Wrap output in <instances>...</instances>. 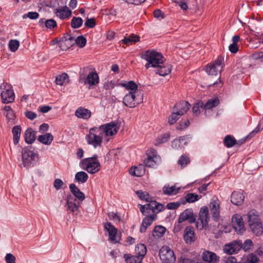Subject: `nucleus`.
<instances>
[{"instance_id":"obj_30","label":"nucleus","mask_w":263,"mask_h":263,"mask_svg":"<svg viewBox=\"0 0 263 263\" xmlns=\"http://www.w3.org/2000/svg\"><path fill=\"white\" fill-rule=\"evenodd\" d=\"M121 85L122 87H125L127 90H129V92H132V93L135 94L138 93V91H137V85L133 81H130L127 82H122L121 83Z\"/></svg>"},{"instance_id":"obj_28","label":"nucleus","mask_w":263,"mask_h":263,"mask_svg":"<svg viewBox=\"0 0 263 263\" xmlns=\"http://www.w3.org/2000/svg\"><path fill=\"white\" fill-rule=\"evenodd\" d=\"M156 68H157L155 70L156 73L163 77L167 75L171 71V66L169 64L160 65V66Z\"/></svg>"},{"instance_id":"obj_8","label":"nucleus","mask_w":263,"mask_h":263,"mask_svg":"<svg viewBox=\"0 0 263 263\" xmlns=\"http://www.w3.org/2000/svg\"><path fill=\"white\" fill-rule=\"evenodd\" d=\"M159 256L163 263H175L176 256L174 252L168 246H163L160 249Z\"/></svg>"},{"instance_id":"obj_53","label":"nucleus","mask_w":263,"mask_h":263,"mask_svg":"<svg viewBox=\"0 0 263 263\" xmlns=\"http://www.w3.org/2000/svg\"><path fill=\"white\" fill-rule=\"evenodd\" d=\"M190 162V159L186 156L182 155L180 157L178 161V163L180 165L181 167H185Z\"/></svg>"},{"instance_id":"obj_38","label":"nucleus","mask_w":263,"mask_h":263,"mask_svg":"<svg viewBox=\"0 0 263 263\" xmlns=\"http://www.w3.org/2000/svg\"><path fill=\"white\" fill-rule=\"evenodd\" d=\"M124 258H125L126 263H141L142 257H139L138 255H130L129 254H124Z\"/></svg>"},{"instance_id":"obj_31","label":"nucleus","mask_w":263,"mask_h":263,"mask_svg":"<svg viewBox=\"0 0 263 263\" xmlns=\"http://www.w3.org/2000/svg\"><path fill=\"white\" fill-rule=\"evenodd\" d=\"M37 140L40 143L49 145L52 143L53 137L51 134L46 133V134L39 136Z\"/></svg>"},{"instance_id":"obj_47","label":"nucleus","mask_w":263,"mask_h":263,"mask_svg":"<svg viewBox=\"0 0 263 263\" xmlns=\"http://www.w3.org/2000/svg\"><path fill=\"white\" fill-rule=\"evenodd\" d=\"M201 196H199L195 193H188L185 196L186 202L193 203L198 201Z\"/></svg>"},{"instance_id":"obj_26","label":"nucleus","mask_w":263,"mask_h":263,"mask_svg":"<svg viewBox=\"0 0 263 263\" xmlns=\"http://www.w3.org/2000/svg\"><path fill=\"white\" fill-rule=\"evenodd\" d=\"M155 215L153 214L146 216L143 219L140 227V232L144 233L146 231L147 228L152 223L155 219Z\"/></svg>"},{"instance_id":"obj_55","label":"nucleus","mask_w":263,"mask_h":263,"mask_svg":"<svg viewBox=\"0 0 263 263\" xmlns=\"http://www.w3.org/2000/svg\"><path fill=\"white\" fill-rule=\"evenodd\" d=\"M181 116L174 110L171 115L168 118V123L172 125L175 123Z\"/></svg>"},{"instance_id":"obj_50","label":"nucleus","mask_w":263,"mask_h":263,"mask_svg":"<svg viewBox=\"0 0 263 263\" xmlns=\"http://www.w3.org/2000/svg\"><path fill=\"white\" fill-rule=\"evenodd\" d=\"M8 46L12 52H15L20 46V42L17 40H11L9 42Z\"/></svg>"},{"instance_id":"obj_19","label":"nucleus","mask_w":263,"mask_h":263,"mask_svg":"<svg viewBox=\"0 0 263 263\" xmlns=\"http://www.w3.org/2000/svg\"><path fill=\"white\" fill-rule=\"evenodd\" d=\"M202 258L203 260L209 263H217L219 259V257L216 253L209 251H205L202 253Z\"/></svg>"},{"instance_id":"obj_2","label":"nucleus","mask_w":263,"mask_h":263,"mask_svg":"<svg viewBox=\"0 0 263 263\" xmlns=\"http://www.w3.org/2000/svg\"><path fill=\"white\" fill-rule=\"evenodd\" d=\"M103 137L99 126L93 127L89 129L88 134L85 137V139L89 145H92L94 148H97L101 147Z\"/></svg>"},{"instance_id":"obj_20","label":"nucleus","mask_w":263,"mask_h":263,"mask_svg":"<svg viewBox=\"0 0 263 263\" xmlns=\"http://www.w3.org/2000/svg\"><path fill=\"white\" fill-rule=\"evenodd\" d=\"M76 199L72 195H68L67 196L66 204L67 211L71 213L78 212L79 206L76 203Z\"/></svg>"},{"instance_id":"obj_14","label":"nucleus","mask_w":263,"mask_h":263,"mask_svg":"<svg viewBox=\"0 0 263 263\" xmlns=\"http://www.w3.org/2000/svg\"><path fill=\"white\" fill-rule=\"evenodd\" d=\"M105 229L108 232L109 239L113 243H117L119 240L117 238L118 230L110 222H107L104 224Z\"/></svg>"},{"instance_id":"obj_7","label":"nucleus","mask_w":263,"mask_h":263,"mask_svg":"<svg viewBox=\"0 0 263 263\" xmlns=\"http://www.w3.org/2000/svg\"><path fill=\"white\" fill-rule=\"evenodd\" d=\"M0 89L2 90L1 98L3 103L7 104L14 101V94L10 85L3 83L0 86Z\"/></svg>"},{"instance_id":"obj_45","label":"nucleus","mask_w":263,"mask_h":263,"mask_svg":"<svg viewBox=\"0 0 263 263\" xmlns=\"http://www.w3.org/2000/svg\"><path fill=\"white\" fill-rule=\"evenodd\" d=\"M136 194L141 200H145L146 202H148L149 203L154 202L153 201L152 197H151L149 194L146 192L138 191L136 192Z\"/></svg>"},{"instance_id":"obj_25","label":"nucleus","mask_w":263,"mask_h":263,"mask_svg":"<svg viewBox=\"0 0 263 263\" xmlns=\"http://www.w3.org/2000/svg\"><path fill=\"white\" fill-rule=\"evenodd\" d=\"M247 217L249 226L261 222L258 212L255 210L249 211L247 214Z\"/></svg>"},{"instance_id":"obj_10","label":"nucleus","mask_w":263,"mask_h":263,"mask_svg":"<svg viewBox=\"0 0 263 263\" xmlns=\"http://www.w3.org/2000/svg\"><path fill=\"white\" fill-rule=\"evenodd\" d=\"M147 158L144 160L145 166L150 167H155L161 163V159L157 154V152L155 149H149L147 153Z\"/></svg>"},{"instance_id":"obj_57","label":"nucleus","mask_w":263,"mask_h":263,"mask_svg":"<svg viewBox=\"0 0 263 263\" xmlns=\"http://www.w3.org/2000/svg\"><path fill=\"white\" fill-rule=\"evenodd\" d=\"M45 26L48 29H53L57 26V22L53 19L47 20L45 21Z\"/></svg>"},{"instance_id":"obj_29","label":"nucleus","mask_w":263,"mask_h":263,"mask_svg":"<svg viewBox=\"0 0 263 263\" xmlns=\"http://www.w3.org/2000/svg\"><path fill=\"white\" fill-rule=\"evenodd\" d=\"M187 144L185 136L181 137L179 139H175L172 143V146L173 148L178 149L183 148L184 145Z\"/></svg>"},{"instance_id":"obj_12","label":"nucleus","mask_w":263,"mask_h":263,"mask_svg":"<svg viewBox=\"0 0 263 263\" xmlns=\"http://www.w3.org/2000/svg\"><path fill=\"white\" fill-rule=\"evenodd\" d=\"M233 227L237 233L242 234L246 230L242 216L238 214H234L232 218Z\"/></svg>"},{"instance_id":"obj_1","label":"nucleus","mask_w":263,"mask_h":263,"mask_svg":"<svg viewBox=\"0 0 263 263\" xmlns=\"http://www.w3.org/2000/svg\"><path fill=\"white\" fill-rule=\"evenodd\" d=\"M98 158V155L95 154L91 157L82 159L80 162L81 167L89 174L97 173L101 168V164Z\"/></svg>"},{"instance_id":"obj_24","label":"nucleus","mask_w":263,"mask_h":263,"mask_svg":"<svg viewBox=\"0 0 263 263\" xmlns=\"http://www.w3.org/2000/svg\"><path fill=\"white\" fill-rule=\"evenodd\" d=\"M69 189L73 195L77 198L80 201H82L84 200L85 197L83 192L76 185V184L72 183L69 185Z\"/></svg>"},{"instance_id":"obj_48","label":"nucleus","mask_w":263,"mask_h":263,"mask_svg":"<svg viewBox=\"0 0 263 263\" xmlns=\"http://www.w3.org/2000/svg\"><path fill=\"white\" fill-rule=\"evenodd\" d=\"M83 24V20L80 17H73L71 22V25L73 28L80 27Z\"/></svg>"},{"instance_id":"obj_60","label":"nucleus","mask_w":263,"mask_h":263,"mask_svg":"<svg viewBox=\"0 0 263 263\" xmlns=\"http://www.w3.org/2000/svg\"><path fill=\"white\" fill-rule=\"evenodd\" d=\"M6 263H15V257L11 253H8L5 256Z\"/></svg>"},{"instance_id":"obj_9","label":"nucleus","mask_w":263,"mask_h":263,"mask_svg":"<svg viewBox=\"0 0 263 263\" xmlns=\"http://www.w3.org/2000/svg\"><path fill=\"white\" fill-rule=\"evenodd\" d=\"M142 100V95L128 92L124 97L123 103L126 106L133 108L141 103Z\"/></svg>"},{"instance_id":"obj_64","label":"nucleus","mask_w":263,"mask_h":263,"mask_svg":"<svg viewBox=\"0 0 263 263\" xmlns=\"http://www.w3.org/2000/svg\"><path fill=\"white\" fill-rule=\"evenodd\" d=\"M63 184L64 183L63 181L60 179H56L53 183L54 187L57 190L61 189Z\"/></svg>"},{"instance_id":"obj_39","label":"nucleus","mask_w":263,"mask_h":263,"mask_svg":"<svg viewBox=\"0 0 263 263\" xmlns=\"http://www.w3.org/2000/svg\"><path fill=\"white\" fill-rule=\"evenodd\" d=\"M166 231L165 227L161 226H156L153 231V236L155 238H159L162 237Z\"/></svg>"},{"instance_id":"obj_41","label":"nucleus","mask_w":263,"mask_h":263,"mask_svg":"<svg viewBox=\"0 0 263 263\" xmlns=\"http://www.w3.org/2000/svg\"><path fill=\"white\" fill-rule=\"evenodd\" d=\"M88 176L83 171L79 172L75 175V180L79 183H84L87 181Z\"/></svg>"},{"instance_id":"obj_42","label":"nucleus","mask_w":263,"mask_h":263,"mask_svg":"<svg viewBox=\"0 0 263 263\" xmlns=\"http://www.w3.org/2000/svg\"><path fill=\"white\" fill-rule=\"evenodd\" d=\"M68 82V76L66 73L58 75L55 78V83L57 85H63Z\"/></svg>"},{"instance_id":"obj_32","label":"nucleus","mask_w":263,"mask_h":263,"mask_svg":"<svg viewBox=\"0 0 263 263\" xmlns=\"http://www.w3.org/2000/svg\"><path fill=\"white\" fill-rule=\"evenodd\" d=\"M74 37L69 36L60 42V47L63 50H66L74 45Z\"/></svg>"},{"instance_id":"obj_22","label":"nucleus","mask_w":263,"mask_h":263,"mask_svg":"<svg viewBox=\"0 0 263 263\" xmlns=\"http://www.w3.org/2000/svg\"><path fill=\"white\" fill-rule=\"evenodd\" d=\"M184 240L186 243H191L195 240V233L193 228L187 227L184 231Z\"/></svg>"},{"instance_id":"obj_5","label":"nucleus","mask_w":263,"mask_h":263,"mask_svg":"<svg viewBox=\"0 0 263 263\" xmlns=\"http://www.w3.org/2000/svg\"><path fill=\"white\" fill-rule=\"evenodd\" d=\"M22 164L25 167H32L38 161V155L28 148H24L22 152Z\"/></svg>"},{"instance_id":"obj_61","label":"nucleus","mask_w":263,"mask_h":263,"mask_svg":"<svg viewBox=\"0 0 263 263\" xmlns=\"http://www.w3.org/2000/svg\"><path fill=\"white\" fill-rule=\"evenodd\" d=\"M85 26L89 28H93L96 26L95 20L93 18H87L85 22Z\"/></svg>"},{"instance_id":"obj_62","label":"nucleus","mask_w":263,"mask_h":263,"mask_svg":"<svg viewBox=\"0 0 263 263\" xmlns=\"http://www.w3.org/2000/svg\"><path fill=\"white\" fill-rule=\"evenodd\" d=\"M154 15L155 17L159 20H161L165 17L164 14L160 9L155 10Z\"/></svg>"},{"instance_id":"obj_21","label":"nucleus","mask_w":263,"mask_h":263,"mask_svg":"<svg viewBox=\"0 0 263 263\" xmlns=\"http://www.w3.org/2000/svg\"><path fill=\"white\" fill-rule=\"evenodd\" d=\"M54 12L56 16L61 20L68 18L71 15V10L67 6H64L59 9H54Z\"/></svg>"},{"instance_id":"obj_63","label":"nucleus","mask_w":263,"mask_h":263,"mask_svg":"<svg viewBox=\"0 0 263 263\" xmlns=\"http://www.w3.org/2000/svg\"><path fill=\"white\" fill-rule=\"evenodd\" d=\"M181 203L179 202H170L167 204L166 208L169 210H175L177 209Z\"/></svg>"},{"instance_id":"obj_27","label":"nucleus","mask_w":263,"mask_h":263,"mask_svg":"<svg viewBox=\"0 0 263 263\" xmlns=\"http://www.w3.org/2000/svg\"><path fill=\"white\" fill-rule=\"evenodd\" d=\"M91 111L89 110L81 107L78 108L75 112L76 116L83 119H89L91 116Z\"/></svg>"},{"instance_id":"obj_35","label":"nucleus","mask_w":263,"mask_h":263,"mask_svg":"<svg viewBox=\"0 0 263 263\" xmlns=\"http://www.w3.org/2000/svg\"><path fill=\"white\" fill-rule=\"evenodd\" d=\"M198 219L204 221V222H209L210 216L209 214V209L207 206H203L200 209Z\"/></svg>"},{"instance_id":"obj_17","label":"nucleus","mask_w":263,"mask_h":263,"mask_svg":"<svg viewBox=\"0 0 263 263\" xmlns=\"http://www.w3.org/2000/svg\"><path fill=\"white\" fill-rule=\"evenodd\" d=\"M245 195L241 191H234L231 196L232 203L236 205H241L244 201Z\"/></svg>"},{"instance_id":"obj_13","label":"nucleus","mask_w":263,"mask_h":263,"mask_svg":"<svg viewBox=\"0 0 263 263\" xmlns=\"http://www.w3.org/2000/svg\"><path fill=\"white\" fill-rule=\"evenodd\" d=\"M220 202L218 199H213L209 204V208L212 218L215 221H217L220 216Z\"/></svg>"},{"instance_id":"obj_34","label":"nucleus","mask_w":263,"mask_h":263,"mask_svg":"<svg viewBox=\"0 0 263 263\" xmlns=\"http://www.w3.org/2000/svg\"><path fill=\"white\" fill-rule=\"evenodd\" d=\"M250 229L254 234L256 236H260L263 232L261 222L249 225Z\"/></svg>"},{"instance_id":"obj_43","label":"nucleus","mask_w":263,"mask_h":263,"mask_svg":"<svg viewBox=\"0 0 263 263\" xmlns=\"http://www.w3.org/2000/svg\"><path fill=\"white\" fill-rule=\"evenodd\" d=\"M130 174L134 176L140 177L142 176L145 171L143 170V166L141 165L138 166H136L134 168H132L130 170Z\"/></svg>"},{"instance_id":"obj_49","label":"nucleus","mask_w":263,"mask_h":263,"mask_svg":"<svg viewBox=\"0 0 263 263\" xmlns=\"http://www.w3.org/2000/svg\"><path fill=\"white\" fill-rule=\"evenodd\" d=\"M224 144L228 147H231L236 143V140L230 135L227 136L224 139Z\"/></svg>"},{"instance_id":"obj_16","label":"nucleus","mask_w":263,"mask_h":263,"mask_svg":"<svg viewBox=\"0 0 263 263\" xmlns=\"http://www.w3.org/2000/svg\"><path fill=\"white\" fill-rule=\"evenodd\" d=\"M191 105L187 101H182L176 103L174 110L180 116L186 113L190 108Z\"/></svg>"},{"instance_id":"obj_18","label":"nucleus","mask_w":263,"mask_h":263,"mask_svg":"<svg viewBox=\"0 0 263 263\" xmlns=\"http://www.w3.org/2000/svg\"><path fill=\"white\" fill-rule=\"evenodd\" d=\"M84 84L89 86H95L99 83V77L96 71L90 72L87 77L84 79Z\"/></svg>"},{"instance_id":"obj_44","label":"nucleus","mask_w":263,"mask_h":263,"mask_svg":"<svg viewBox=\"0 0 263 263\" xmlns=\"http://www.w3.org/2000/svg\"><path fill=\"white\" fill-rule=\"evenodd\" d=\"M135 251L139 257H141L143 259L144 256L146 253V246L143 244H138L135 249Z\"/></svg>"},{"instance_id":"obj_15","label":"nucleus","mask_w":263,"mask_h":263,"mask_svg":"<svg viewBox=\"0 0 263 263\" xmlns=\"http://www.w3.org/2000/svg\"><path fill=\"white\" fill-rule=\"evenodd\" d=\"M188 220L190 223L195 222L196 218L194 216L192 209H186L180 215L178 218V222L181 223L184 221Z\"/></svg>"},{"instance_id":"obj_51","label":"nucleus","mask_w":263,"mask_h":263,"mask_svg":"<svg viewBox=\"0 0 263 263\" xmlns=\"http://www.w3.org/2000/svg\"><path fill=\"white\" fill-rule=\"evenodd\" d=\"M74 44H76L79 47H84L86 44V39L83 36H79L77 39L74 38Z\"/></svg>"},{"instance_id":"obj_40","label":"nucleus","mask_w":263,"mask_h":263,"mask_svg":"<svg viewBox=\"0 0 263 263\" xmlns=\"http://www.w3.org/2000/svg\"><path fill=\"white\" fill-rule=\"evenodd\" d=\"M12 132L13 137V142L14 144L16 145L18 143L20 138L21 132V127L18 125L14 126L12 128Z\"/></svg>"},{"instance_id":"obj_58","label":"nucleus","mask_w":263,"mask_h":263,"mask_svg":"<svg viewBox=\"0 0 263 263\" xmlns=\"http://www.w3.org/2000/svg\"><path fill=\"white\" fill-rule=\"evenodd\" d=\"M253 242L251 240V239H247L245 241L243 244L242 245V248L245 251H248L249 250L251 247L253 246Z\"/></svg>"},{"instance_id":"obj_33","label":"nucleus","mask_w":263,"mask_h":263,"mask_svg":"<svg viewBox=\"0 0 263 263\" xmlns=\"http://www.w3.org/2000/svg\"><path fill=\"white\" fill-rule=\"evenodd\" d=\"M179 187H176L175 185L170 186L169 185H164L162 188V191L164 194L171 196L176 195L178 193Z\"/></svg>"},{"instance_id":"obj_3","label":"nucleus","mask_w":263,"mask_h":263,"mask_svg":"<svg viewBox=\"0 0 263 263\" xmlns=\"http://www.w3.org/2000/svg\"><path fill=\"white\" fill-rule=\"evenodd\" d=\"M120 127V124L117 121H111L99 126L106 142L117 134Z\"/></svg>"},{"instance_id":"obj_46","label":"nucleus","mask_w":263,"mask_h":263,"mask_svg":"<svg viewBox=\"0 0 263 263\" xmlns=\"http://www.w3.org/2000/svg\"><path fill=\"white\" fill-rule=\"evenodd\" d=\"M140 37L137 35H130L128 37H125L122 40L123 43L129 45L132 43H136L139 41Z\"/></svg>"},{"instance_id":"obj_37","label":"nucleus","mask_w":263,"mask_h":263,"mask_svg":"<svg viewBox=\"0 0 263 263\" xmlns=\"http://www.w3.org/2000/svg\"><path fill=\"white\" fill-rule=\"evenodd\" d=\"M219 103V99L217 97H215L209 99L206 103H203L204 109H210L213 107H216Z\"/></svg>"},{"instance_id":"obj_4","label":"nucleus","mask_w":263,"mask_h":263,"mask_svg":"<svg viewBox=\"0 0 263 263\" xmlns=\"http://www.w3.org/2000/svg\"><path fill=\"white\" fill-rule=\"evenodd\" d=\"M141 58L147 62H149L150 63H152V67L154 68L163 65L164 61V58L162 54L154 50H146L141 55Z\"/></svg>"},{"instance_id":"obj_6","label":"nucleus","mask_w":263,"mask_h":263,"mask_svg":"<svg viewBox=\"0 0 263 263\" xmlns=\"http://www.w3.org/2000/svg\"><path fill=\"white\" fill-rule=\"evenodd\" d=\"M224 67V58L219 56L213 63L207 65L205 71L209 75L216 76L220 73Z\"/></svg>"},{"instance_id":"obj_52","label":"nucleus","mask_w":263,"mask_h":263,"mask_svg":"<svg viewBox=\"0 0 263 263\" xmlns=\"http://www.w3.org/2000/svg\"><path fill=\"white\" fill-rule=\"evenodd\" d=\"M201 109H203V103L200 101L194 104L193 107V112L196 116H198Z\"/></svg>"},{"instance_id":"obj_23","label":"nucleus","mask_w":263,"mask_h":263,"mask_svg":"<svg viewBox=\"0 0 263 263\" xmlns=\"http://www.w3.org/2000/svg\"><path fill=\"white\" fill-rule=\"evenodd\" d=\"M140 210L143 215L144 214L145 210L146 211L148 210H152L153 211L155 210L160 211L161 210L159 208L160 207L162 208V204H159L156 202L149 203L144 205H140Z\"/></svg>"},{"instance_id":"obj_59","label":"nucleus","mask_w":263,"mask_h":263,"mask_svg":"<svg viewBox=\"0 0 263 263\" xmlns=\"http://www.w3.org/2000/svg\"><path fill=\"white\" fill-rule=\"evenodd\" d=\"M190 124L189 120H182L178 125L177 129L179 130L183 129L189 126Z\"/></svg>"},{"instance_id":"obj_36","label":"nucleus","mask_w":263,"mask_h":263,"mask_svg":"<svg viewBox=\"0 0 263 263\" xmlns=\"http://www.w3.org/2000/svg\"><path fill=\"white\" fill-rule=\"evenodd\" d=\"M25 139L26 143H32L35 139V132L32 128H28L25 133Z\"/></svg>"},{"instance_id":"obj_11","label":"nucleus","mask_w":263,"mask_h":263,"mask_svg":"<svg viewBox=\"0 0 263 263\" xmlns=\"http://www.w3.org/2000/svg\"><path fill=\"white\" fill-rule=\"evenodd\" d=\"M242 248V242L239 240H235L226 244L223 247V251L225 253L231 255L237 253Z\"/></svg>"},{"instance_id":"obj_54","label":"nucleus","mask_w":263,"mask_h":263,"mask_svg":"<svg viewBox=\"0 0 263 263\" xmlns=\"http://www.w3.org/2000/svg\"><path fill=\"white\" fill-rule=\"evenodd\" d=\"M168 139L169 136L167 134L160 135L157 138L155 145H157L161 143H165L168 140Z\"/></svg>"},{"instance_id":"obj_56","label":"nucleus","mask_w":263,"mask_h":263,"mask_svg":"<svg viewBox=\"0 0 263 263\" xmlns=\"http://www.w3.org/2000/svg\"><path fill=\"white\" fill-rule=\"evenodd\" d=\"M39 16V14L36 12H29L23 15V18L26 19L27 18H29L31 20H35L37 19Z\"/></svg>"}]
</instances>
